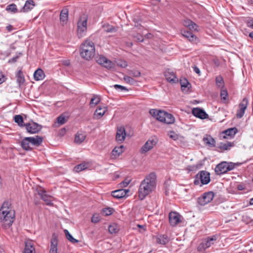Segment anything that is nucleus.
<instances>
[{
  "label": "nucleus",
  "mask_w": 253,
  "mask_h": 253,
  "mask_svg": "<svg viewBox=\"0 0 253 253\" xmlns=\"http://www.w3.org/2000/svg\"><path fill=\"white\" fill-rule=\"evenodd\" d=\"M20 145L22 149L26 151H31L33 150V146L30 142H26V137H24L20 142Z\"/></svg>",
  "instance_id": "31"
},
{
  "label": "nucleus",
  "mask_w": 253,
  "mask_h": 253,
  "mask_svg": "<svg viewBox=\"0 0 253 253\" xmlns=\"http://www.w3.org/2000/svg\"><path fill=\"white\" fill-rule=\"evenodd\" d=\"M214 196V194L212 191L205 192L198 198V203L201 206H205L212 200Z\"/></svg>",
  "instance_id": "7"
},
{
  "label": "nucleus",
  "mask_w": 253,
  "mask_h": 253,
  "mask_svg": "<svg viewBox=\"0 0 253 253\" xmlns=\"http://www.w3.org/2000/svg\"><path fill=\"white\" fill-rule=\"evenodd\" d=\"M26 141L30 142L32 146H39L43 141V137L39 135L35 137H26Z\"/></svg>",
  "instance_id": "14"
},
{
  "label": "nucleus",
  "mask_w": 253,
  "mask_h": 253,
  "mask_svg": "<svg viewBox=\"0 0 253 253\" xmlns=\"http://www.w3.org/2000/svg\"><path fill=\"white\" fill-rule=\"evenodd\" d=\"M164 75L167 80L171 83H176L178 82V78L176 77L174 73L170 69L166 70L164 73Z\"/></svg>",
  "instance_id": "17"
},
{
  "label": "nucleus",
  "mask_w": 253,
  "mask_h": 253,
  "mask_svg": "<svg viewBox=\"0 0 253 253\" xmlns=\"http://www.w3.org/2000/svg\"><path fill=\"white\" fill-rule=\"evenodd\" d=\"M57 236L55 233H53L50 240V248L49 253H57Z\"/></svg>",
  "instance_id": "19"
},
{
  "label": "nucleus",
  "mask_w": 253,
  "mask_h": 253,
  "mask_svg": "<svg viewBox=\"0 0 253 253\" xmlns=\"http://www.w3.org/2000/svg\"><path fill=\"white\" fill-rule=\"evenodd\" d=\"M163 111H164L152 109L150 110L149 113L152 116L155 118L157 120L160 121V119L162 118V115L165 114Z\"/></svg>",
  "instance_id": "26"
},
{
  "label": "nucleus",
  "mask_w": 253,
  "mask_h": 253,
  "mask_svg": "<svg viewBox=\"0 0 253 253\" xmlns=\"http://www.w3.org/2000/svg\"><path fill=\"white\" fill-rule=\"evenodd\" d=\"M14 120L15 122L17 123L19 126L21 127L25 126L26 124L24 123L23 118L22 116L20 115H15L14 116Z\"/></svg>",
  "instance_id": "38"
},
{
  "label": "nucleus",
  "mask_w": 253,
  "mask_h": 253,
  "mask_svg": "<svg viewBox=\"0 0 253 253\" xmlns=\"http://www.w3.org/2000/svg\"><path fill=\"white\" fill-rule=\"evenodd\" d=\"M232 146L231 143L228 142L227 143H220L217 147L222 150H227Z\"/></svg>",
  "instance_id": "42"
},
{
  "label": "nucleus",
  "mask_w": 253,
  "mask_h": 253,
  "mask_svg": "<svg viewBox=\"0 0 253 253\" xmlns=\"http://www.w3.org/2000/svg\"><path fill=\"white\" fill-rule=\"evenodd\" d=\"M64 233L65 234V236H66V238L70 241L71 242V243H78L79 241L75 239L72 236L71 234H70V233H69V232L68 231V230L67 229H65L64 230Z\"/></svg>",
  "instance_id": "40"
},
{
  "label": "nucleus",
  "mask_w": 253,
  "mask_h": 253,
  "mask_svg": "<svg viewBox=\"0 0 253 253\" xmlns=\"http://www.w3.org/2000/svg\"><path fill=\"white\" fill-rule=\"evenodd\" d=\"M216 240V238L215 236H212L211 237H208L207 238L205 242H202L200 246L199 247V250H200L199 248H202L204 250L209 248L211 245L213 244V241Z\"/></svg>",
  "instance_id": "21"
},
{
  "label": "nucleus",
  "mask_w": 253,
  "mask_h": 253,
  "mask_svg": "<svg viewBox=\"0 0 253 253\" xmlns=\"http://www.w3.org/2000/svg\"><path fill=\"white\" fill-rule=\"evenodd\" d=\"M11 211H15L14 210L12 209L11 204L8 201L4 202L0 209V213H3V212L10 213Z\"/></svg>",
  "instance_id": "23"
},
{
  "label": "nucleus",
  "mask_w": 253,
  "mask_h": 253,
  "mask_svg": "<svg viewBox=\"0 0 253 253\" xmlns=\"http://www.w3.org/2000/svg\"><path fill=\"white\" fill-rule=\"evenodd\" d=\"M86 134L84 133L78 132L75 137V142L77 144H81L85 139Z\"/></svg>",
  "instance_id": "32"
},
{
  "label": "nucleus",
  "mask_w": 253,
  "mask_h": 253,
  "mask_svg": "<svg viewBox=\"0 0 253 253\" xmlns=\"http://www.w3.org/2000/svg\"><path fill=\"white\" fill-rule=\"evenodd\" d=\"M157 143L155 139H150L142 147L140 152L141 154H145L148 151L154 148Z\"/></svg>",
  "instance_id": "10"
},
{
  "label": "nucleus",
  "mask_w": 253,
  "mask_h": 253,
  "mask_svg": "<svg viewBox=\"0 0 253 253\" xmlns=\"http://www.w3.org/2000/svg\"><path fill=\"white\" fill-rule=\"evenodd\" d=\"M169 222L172 226H175L181 222L180 214L174 211H171L169 213Z\"/></svg>",
  "instance_id": "11"
},
{
  "label": "nucleus",
  "mask_w": 253,
  "mask_h": 253,
  "mask_svg": "<svg viewBox=\"0 0 253 253\" xmlns=\"http://www.w3.org/2000/svg\"><path fill=\"white\" fill-rule=\"evenodd\" d=\"M237 132V128L236 127L230 128L221 132L219 134V137L220 139H231L234 136Z\"/></svg>",
  "instance_id": "9"
},
{
  "label": "nucleus",
  "mask_w": 253,
  "mask_h": 253,
  "mask_svg": "<svg viewBox=\"0 0 253 253\" xmlns=\"http://www.w3.org/2000/svg\"><path fill=\"white\" fill-rule=\"evenodd\" d=\"M236 165H237V164L222 162L216 166L214 169L215 172L217 175H221L226 173L228 171L232 170Z\"/></svg>",
  "instance_id": "4"
},
{
  "label": "nucleus",
  "mask_w": 253,
  "mask_h": 253,
  "mask_svg": "<svg viewBox=\"0 0 253 253\" xmlns=\"http://www.w3.org/2000/svg\"><path fill=\"white\" fill-rule=\"evenodd\" d=\"M106 58L103 56H99L97 57L96 59V62L100 65H103L106 62Z\"/></svg>",
  "instance_id": "49"
},
{
  "label": "nucleus",
  "mask_w": 253,
  "mask_h": 253,
  "mask_svg": "<svg viewBox=\"0 0 253 253\" xmlns=\"http://www.w3.org/2000/svg\"><path fill=\"white\" fill-rule=\"evenodd\" d=\"M192 113L194 116L201 119H207L209 117L208 114L203 109L200 108H193Z\"/></svg>",
  "instance_id": "12"
},
{
  "label": "nucleus",
  "mask_w": 253,
  "mask_h": 253,
  "mask_svg": "<svg viewBox=\"0 0 253 253\" xmlns=\"http://www.w3.org/2000/svg\"><path fill=\"white\" fill-rule=\"evenodd\" d=\"M180 83L181 84V90L184 91L186 90L188 92L190 88L191 87V85L186 78L181 79L180 80Z\"/></svg>",
  "instance_id": "29"
},
{
  "label": "nucleus",
  "mask_w": 253,
  "mask_h": 253,
  "mask_svg": "<svg viewBox=\"0 0 253 253\" xmlns=\"http://www.w3.org/2000/svg\"><path fill=\"white\" fill-rule=\"evenodd\" d=\"M164 115H162V118L160 119V122H164L167 124H172L175 122V118L173 116L165 111H163Z\"/></svg>",
  "instance_id": "18"
},
{
  "label": "nucleus",
  "mask_w": 253,
  "mask_h": 253,
  "mask_svg": "<svg viewBox=\"0 0 253 253\" xmlns=\"http://www.w3.org/2000/svg\"><path fill=\"white\" fill-rule=\"evenodd\" d=\"M181 32L182 36L188 39L190 42L197 43L198 41L197 37L193 33L185 30H181Z\"/></svg>",
  "instance_id": "20"
},
{
  "label": "nucleus",
  "mask_w": 253,
  "mask_h": 253,
  "mask_svg": "<svg viewBox=\"0 0 253 253\" xmlns=\"http://www.w3.org/2000/svg\"><path fill=\"white\" fill-rule=\"evenodd\" d=\"M41 199L45 202L47 205L50 206L53 204L51 200V196L47 195V194H45L44 196H42Z\"/></svg>",
  "instance_id": "45"
},
{
  "label": "nucleus",
  "mask_w": 253,
  "mask_h": 253,
  "mask_svg": "<svg viewBox=\"0 0 253 253\" xmlns=\"http://www.w3.org/2000/svg\"><path fill=\"white\" fill-rule=\"evenodd\" d=\"M247 24L248 27L253 29V19L249 20L248 21Z\"/></svg>",
  "instance_id": "64"
},
{
  "label": "nucleus",
  "mask_w": 253,
  "mask_h": 253,
  "mask_svg": "<svg viewBox=\"0 0 253 253\" xmlns=\"http://www.w3.org/2000/svg\"><path fill=\"white\" fill-rule=\"evenodd\" d=\"M133 21L135 23V27H139L141 26L140 22L141 21V19L139 16L134 15L133 17Z\"/></svg>",
  "instance_id": "50"
},
{
  "label": "nucleus",
  "mask_w": 253,
  "mask_h": 253,
  "mask_svg": "<svg viewBox=\"0 0 253 253\" xmlns=\"http://www.w3.org/2000/svg\"><path fill=\"white\" fill-rule=\"evenodd\" d=\"M19 56L17 55L15 57H14L13 58H12L11 59H9L8 60V63H15L17 61V59L19 58Z\"/></svg>",
  "instance_id": "61"
},
{
  "label": "nucleus",
  "mask_w": 253,
  "mask_h": 253,
  "mask_svg": "<svg viewBox=\"0 0 253 253\" xmlns=\"http://www.w3.org/2000/svg\"><path fill=\"white\" fill-rule=\"evenodd\" d=\"M248 104V99L246 98H244L241 102L240 103L238 107L239 108V110H238V118H242L245 112V111L247 109V106Z\"/></svg>",
  "instance_id": "15"
},
{
  "label": "nucleus",
  "mask_w": 253,
  "mask_h": 253,
  "mask_svg": "<svg viewBox=\"0 0 253 253\" xmlns=\"http://www.w3.org/2000/svg\"><path fill=\"white\" fill-rule=\"evenodd\" d=\"M183 24L185 27L189 28L190 30H195L197 27L196 24L193 21L189 19L185 20L184 21Z\"/></svg>",
  "instance_id": "39"
},
{
  "label": "nucleus",
  "mask_w": 253,
  "mask_h": 253,
  "mask_svg": "<svg viewBox=\"0 0 253 253\" xmlns=\"http://www.w3.org/2000/svg\"><path fill=\"white\" fill-rule=\"evenodd\" d=\"M95 51L94 44L92 41H86L82 44L80 54L83 58L87 60L92 59L95 55Z\"/></svg>",
  "instance_id": "2"
},
{
  "label": "nucleus",
  "mask_w": 253,
  "mask_h": 253,
  "mask_svg": "<svg viewBox=\"0 0 253 253\" xmlns=\"http://www.w3.org/2000/svg\"><path fill=\"white\" fill-rule=\"evenodd\" d=\"M37 192L38 195L40 196L41 198L42 196H44L45 194V191L41 187L37 189Z\"/></svg>",
  "instance_id": "59"
},
{
  "label": "nucleus",
  "mask_w": 253,
  "mask_h": 253,
  "mask_svg": "<svg viewBox=\"0 0 253 253\" xmlns=\"http://www.w3.org/2000/svg\"><path fill=\"white\" fill-rule=\"evenodd\" d=\"M113 209L111 208H104L102 209L101 213L104 216H108L113 213Z\"/></svg>",
  "instance_id": "44"
},
{
  "label": "nucleus",
  "mask_w": 253,
  "mask_h": 253,
  "mask_svg": "<svg viewBox=\"0 0 253 253\" xmlns=\"http://www.w3.org/2000/svg\"><path fill=\"white\" fill-rule=\"evenodd\" d=\"M126 136V132L125 127L123 126L118 127L116 135L117 141L123 142L125 139Z\"/></svg>",
  "instance_id": "13"
},
{
  "label": "nucleus",
  "mask_w": 253,
  "mask_h": 253,
  "mask_svg": "<svg viewBox=\"0 0 253 253\" xmlns=\"http://www.w3.org/2000/svg\"><path fill=\"white\" fill-rule=\"evenodd\" d=\"M210 180V173L207 171L202 170L196 175L194 183L195 185H198L200 184V180L201 186L202 185L208 184Z\"/></svg>",
  "instance_id": "5"
},
{
  "label": "nucleus",
  "mask_w": 253,
  "mask_h": 253,
  "mask_svg": "<svg viewBox=\"0 0 253 253\" xmlns=\"http://www.w3.org/2000/svg\"><path fill=\"white\" fill-rule=\"evenodd\" d=\"M216 84L219 86L222 85L223 84V80L221 76H217L216 78Z\"/></svg>",
  "instance_id": "57"
},
{
  "label": "nucleus",
  "mask_w": 253,
  "mask_h": 253,
  "mask_svg": "<svg viewBox=\"0 0 253 253\" xmlns=\"http://www.w3.org/2000/svg\"><path fill=\"white\" fill-rule=\"evenodd\" d=\"M6 9L8 11H10L13 13H16L17 12V9L16 8V5L14 3H12L9 5H8Z\"/></svg>",
  "instance_id": "47"
},
{
  "label": "nucleus",
  "mask_w": 253,
  "mask_h": 253,
  "mask_svg": "<svg viewBox=\"0 0 253 253\" xmlns=\"http://www.w3.org/2000/svg\"><path fill=\"white\" fill-rule=\"evenodd\" d=\"M129 192L128 189H120L112 192L111 195L116 199H121L127 196Z\"/></svg>",
  "instance_id": "16"
},
{
  "label": "nucleus",
  "mask_w": 253,
  "mask_h": 253,
  "mask_svg": "<svg viewBox=\"0 0 253 253\" xmlns=\"http://www.w3.org/2000/svg\"><path fill=\"white\" fill-rule=\"evenodd\" d=\"M124 80L126 83L131 85H133L136 83V81L132 78L128 76H125L124 77Z\"/></svg>",
  "instance_id": "48"
},
{
  "label": "nucleus",
  "mask_w": 253,
  "mask_h": 253,
  "mask_svg": "<svg viewBox=\"0 0 253 253\" xmlns=\"http://www.w3.org/2000/svg\"><path fill=\"white\" fill-rule=\"evenodd\" d=\"M68 119V117H66L64 114H61L57 118V122L60 125H63L67 121Z\"/></svg>",
  "instance_id": "43"
},
{
  "label": "nucleus",
  "mask_w": 253,
  "mask_h": 253,
  "mask_svg": "<svg viewBox=\"0 0 253 253\" xmlns=\"http://www.w3.org/2000/svg\"><path fill=\"white\" fill-rule=\"evenodd\" d=\"M169 136L170 138L174 140H176L178 138V135L172 131L170 132V133L169 134Z\"/></svg>",
  "instance_id": "58"
},
{
  "label": "nucleus",
  "mask_w": 253,
  "mask_h": 253,
  "mask_svg": "<svg viewBox=\"0 0 253 253\" xmlns=\"http://www.w3.org/2000/svg\"><path fill=\"white\" fill-rule=\"evenodd\" d=\"M124 151V146L121 145L119 147H115L112 151V155L115 157L119 156Z\"/></svg>",
  "instance_id": "34"
},
{
  "label": "nucleus",
  "mask_w": 253,
  "mask_h": 253,
  "mask_svg": "<svg viewBox=\"0 0 253 253\" xmlns=\"http://www.w3.org/2000/svg\"><path fill=\"white\" fill-rule=\"evenodd\" d=\"M204 143L210 147L215 146V141L211 135H207L203 138Z\"/></svg>",
  "instance_id": "30"
},
{
  "label": "nucleus",
  "mask_w": 253,
  "mask_h": 253,
  "mask_svg": "<svg viewBox=\"0 0 253 253\" xmlns=\"http://www.w3.org/2000/svg\"><path fill=\"white\" fill-rule=\"evenodd\" d=\"M116 90H121V91H128V89H127L125 86L120 84H115L113 86Z\"/></svg>",
  "instance_id": "54"
},
{
  "label": "nucleus",
  "mask_w": 253,
  "mask_h": 253,
  "mask_svg": "<svg viewBox=\"0 0 253 253\" xmlns=\"http://www.w3.org/2000/svg\"><path fill=\"white\" fill-rule=\"evenodd\" d=\"M68 13L69 10L67 8H63L60 12V20L63 23V25L66 23L68 19Z\"/></svg>",
  "instance_id": "27"
},
{
  "label": "nucleus",
  "mask_w": 253,
  "mask_h": 253,
  "mask_svg": "<svg viewBox=\"0 0 253 253\" xmlns=\"http://www.w3.org/2000/svg\"><path fill=\"white\" fill-rule=\"evenodd\" d=\"M87 15L85 14L82 15L78 23V35L79 38L82 37L87 30Z\"/></svg>",
  "instance_id": "6"
},
{
  "label": "nucleus",
  "mask_w": 253,
  "mask_h": 253,
  "mask_svg": "<svg viewBox=\"0 0 253 253\" xmlns=\"http://www.w3.org/2000/svg\"><path fill=\"white\" fill-rule=\"evenodd\" d=\"M193 70L194 71L197 73V74H198L199 76L200 75V69H199V68L196 66H194L193 67Z\"/></svg>",
  "instance_id": "63"
},
{
  "label": "nucleus",
  "mask_w": 253,
  "mask_h": 253,
  "mask_svg": "<svg viewBox=\"0 0 253 253\" xmlns=\"http://www.w3.org/2000/svg\"><path fill=\"white\" fill-rule=\"evenodd\" d=\"M131 180L128 178H126L123 181L120 183L121 187H126L130 182Z\"/></svg>",
  "instance_id": "53"
},
{
  "label": "nucleus",
  "mask_w": 253,
  "mask_h": 253,
  "mask_svg": "<svg viewBox=\"0 0 253 253\" xmlns=\"http://www.w3.org/2000/svg\"><path fill=\"white\" fill-rule=\"evenodd\" d=\"M87 168L85 163L80 164L74 167V170L77 172H79Z\"/></svg>",
  "instance_id": "41"
},
{
  "label": "nucleus",
  "mask_w": 253,
  "mask_h": 253,
  "mask_svg": "<svg viewBox=\"0 0 253 253\" xmlns=\"http://www.w3.org/2000/svg\"><path fill=\"white\" fill-rule=\"evenodd\" d=\"M25 127L27 132L31 134L38 133L42 128V125L33 121L31 123L26 124Z\"/></svg>",
  "instance_id": "8"
},
{
  "label": "nucleus",
  "mask_w": 253,
  "mask_h": 253,
  "mask_svg": "<svg viewBox=\"0 0 253 253\" xmlns=\"http://www.w3.org/2000/svg\"><path fill=\"white\" fill-rule=\"evenodd\" d=\"M0 213V225L5 229L9 228L13 223L15 218V212Z\"/></svg>",
  "instance_id": "3"
},
{
  "label": "nucleus",
  "mask_w": 253,
  "mask_h": 253,
  "mask_svg": "<svg viewBox=\"0 0 253 253\" xmlns=\"http://www.w3.org/2000/svg\"><path fill=\"white\" fill-rule=\"evenodd\" d=\"M103 66L108 69H112L114 68V64L110 60L106 59V62L103 65Z\"/></svg>",
  "instance_id": "46"
},
{
  "label": "nucleus",
  "mask_w": 253,
  "mask_h": 253,
  "mask_svg": "<svg viewBox=\"0 0 253 253\" xmlns=\"http://www.w3.org/2000/svg\"><path fill=\"white\" fill-rule=\"evenodd\" d=\"M169 242L168 236L166 235L158 236L157 238V242L159 244L165 245Z\"/></svg>",
  "instance_id": "35"
},
{
  "label": "nucleus",
  "mask_w": 253,
  "mask_h": 253,
  "mask_svg": "<svg viewBox=\"0 0 253 253\" xmlns=\"http://www.w3.org/2000/svg\"><path fill=\"white\" fill-rule=\"evenodd\" d=\"M107 110V107L106 106H98L94 113V118L96 119H100L105 114Z\"/></svg>",
  "instance_id": "22"
},
{
  "label": "nucleus",
  "mask_w": 253,
  "mask_h": 253,
  "mask_svg": "<svg viewBox=\"0 0 253 253\" xmlns=\"http://www.w3.org/2000/svg\"><path fill=\"white\" fill-rule=\"evenodd\" d=\"M35 5L33 0H26L20 12H27L32 9Z\"/></svg>",
  "instance_id": "24"
},
{
  "label": "nucleus",
  "mask_w": 253,
  "mask_h": 253,
  "mask_svg": "<svg viewBox=\"0 0 253 253\" xmlns=\"http://www.w3.org/2000/svg\"><path fill=\"white\" fill-rule=\"evenodd\" d=\"M129 74L134 77H139L141 75L140 72L135 70H131L129 72Z\"/></svg>",
  "instance_id": "55"
},
{
  "label": "nucleus",
  "mask_w": 253,
  "mask_h": 253,
  "mask_svg": "<svg viewBox=\"0 0 253 253\" xmlns=\"http://www.w3.org/2000/svg\"><path fill=\"white\" fill-rule=\"evenodd\" d=\"M108 230L109 232L111 234L116 233L118 231L117 225L116 224L110 225L108 227Z\"/></svg>",
  "instance_id": "51"
},
{
  "label": "nucleus",
  "mask_w": 253,
  "mask_h": 253,
  "mask_svg": "<svg viewBox=\"0 0 253 253\" xmlns=\"http://www.w3.org/2000/svg\"><path fill=\"white\" fill-rule=\"evenodd\" d=\"M45 74L41 69H37L34 73V79L38 81L43 80L45 78Z\"/></svg>",
  "instance_id": "28"
},
{
  "label": "nucleus",
  "mask_w": 253,
  "mask_h": 253,
  "mask_svg": "<svg viewBox=\"0 0 253 253\" xmlns=\"http://www.w3.org/2000/svg\"><path fill=\"white\" fill-rule=\"evenodd\" d=\"M103 28L104 31L107 33H114L117 31V28L109 24H105L103 25Z\"/></svg>",
  "instance_id": "33"
},
{
  "label": "nucleus",
  "mask_w": 253,
  "mask_h": 253,
  "mask_svg": "<svg viewBox=\"0 0 253 253\" xmlns=\"http://www.w3.org/2000/svg\"><path fill=\"white\" fill-rule=\"evenodd\" d=\"M16 82L19 86L22 85L25 81V77L22 70H19L16 74Z\"/></svg>",
  "instance_id": "25"
},
{
  "label": "nucleus",
  "mask_w": 253,
  "mask_h": 253,
  "mask_svg": "<svg viewBox=\"0 0 253 253\" xmlns=\"http://www.w3.org/2000/svg\"><path fill=\"white\" fill-rule=\"evenodd\" d=\"M118 65L123 68H126L127 66V62L125 61H121Z\"/></svg>",
  "instance_id": "60"
},
{
  "label": "nucleus",
  "mask_w": 253,
  "mask_h": 253,
  "mask_svg": "<svg viewBox=\"0 0 253 253\" xmlns=\"http://www.w3.org/2000/svg\"><path fill=\"white\" fill-rule=\"evenodd\" d=\"M228 93L226 89H221L220 92L221 99L222 101L225 102L226 100Z\"/></svg>",
  "instance_id": "52"
},
{
  "label": "nucleus",
  "mask_w": 253,
  "mask_h": 253,
  "mask_svg": "<svg viewBox=\"0 0 253 253\" xmlns=\"http://www.w3.org/2000/svg\"><path fill=\"white\" fill-rule=\"evenodd\" d=\"M100 220V217L98 214H94L91 218V222L94 223L98 222Z\"/></svg>",
  "instance_id": "56"
},
{
  "label": "nucleus",
  "mask_w": 253,
  "mask_h": 253,
  "mask_svg": "<svg viewBox=\"0 0 253 253\" xmlns=\"http://www.w3.org/2000/svg\"><path fill=\"white\" fill-rule=\"evenodd\" d=\"M134 38L136 39L137 41L140 42H142L144 40L143 37L141 35H137L134 37Z\"/></svg>",
  "instance_id": "62"
},
{
  "label": "nucleus",
  "mask_w": 253,
  "mask_h": 253,
  "mask_svg": "<svg viewBox=\"0 0 253 253\" xmlns=\"http://www.w3.org/2000/svg\"><path fill=\"white\" fill-rule=\"evenodd\" d=\"M100 100L101 99L99 95L94 94L89 103L90 107H92L95 106L100 102Z\"/></svg>",
  "instance_id": "36"
},
{
  "label": "nucleus",
  "mask_w": 253,
  "mask_h": 253,
  "mask_svg": "<svg viewBox=\"0 0 253 253\" xmlns=\"http://www.w3.org/2000/svg\"><path fill=\"white\" fill-rule=\"evenodd\" d=\"M157 184V176L154 172H151L142 180L138 189V197L141 200H143L148 195L156 188Z\"/></svg>",
  "instance_id": "1"
},
{
  "label": "nucleus",
  "mask_w": 253,
  "mask_h": 253,
  "mask_svg": "<svg viewBox=\"0 0 253 253\" xmlns=\"http://www.w3.org/2000/svg\"><path fill=\"white\" fill-rule=\"evenodd\" d=\"M35 248L31 243H25V247L22 253H34Z\"/></svg>",
  "instance_id": "37"
}]
</instances>
